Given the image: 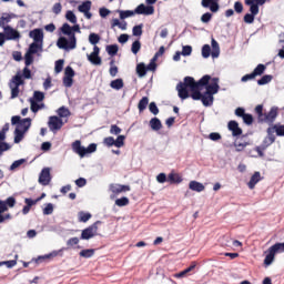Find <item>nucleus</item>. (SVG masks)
<instances>
[{"label":"nucleus","mask_w":284,"mask_h":284,"mask_svg":"<svg viewBox=\"0 0 284 284\" xmlns=\"http://www.w3.org/2000/svg\"><path fill=\"white\" fill-rule=\"evenodd\" d=\"M123 85V79L121 78H118L110 82V88H112V90H122Z\"/></svg>","instance_id":"38"},{"label":"nucleus","mask_w":284,"mask_h":284,"mask_svg":"<svg viewBox=\"0 0 284 284\" xmlns=\"http://www.w3.org/2000/svg\"><path fill=\"white\" fill-rule=\"evenodd\" d=\"M31 99H33L36 103H41V101L45 99V93H43L42 91H34L33 98Z\"/></svg>","instance_id":"46"},{"label":"nucleus","mask_w":284,"mask_h":284,"mask_svg":"<svg viewBox=\"0 0 284 284\" xmlns=\"http://www.w3.org/2000/svg\"><path fill=\"white\" fill-rule=\"evenodd\" d=\"M140 50H141V41L135 40V41L132 43L131 52H133V54H139V51H140Z\"/></svg>","instance_id":"55"},{"label":"nucleus","mask_w":284,"mask_h":284,"mask_svg":"<svg viewBox=\"0 0 284 284\" xmlns=\"http://www.w3.org/2000/svg\"><path fill=\"white\" fill-rule=\"evenodd\" d=\"M271 130H273V134L274 132L276 133V136H284V124H281V123L273 124Z\"/></svg>","instance_id":"37"},{"label":"nucleus","mask_w":284,"mask_h":284,"mask_svg":"<svg viewBox=\"0 0 284 284\" xmlns=\"http://www.w3.org/2000/svg\"><path fill=\"white\" fill-rule=\"evenodd\" d=\"M77 72H64L63 85L64 88H72L74 85V75Z\"/></svg>","instance_id":"21"},{"label":"nucleus","mask_w":284,"mask_h":284,"mask_svg":"<svg viewBox=\"0 0 284 284\" xmlns=\"http://www.w3.org/2000/svg\"><path fill=\"white\" fill-rule=\"evenodd\" d=\"M57 114L59 119H68V116H70V109L65 108V106H60L57 110Z\"/></svg>","instance_id":"36"},{"label":"nucleus","mask_w":284,"mask_h":284,"mask_svg":"<svg viewBox=\"0 0 284 284\" xmlns=\"http://www.w3.org/2000/svg\"><path fill=\"white\" fill-rule=\"evenodd\" d=\"M79 243V237H70L68 241H67V247H63V250H70L73 245H77Z\"/></svg>","instance_id":"53"},{"label":"nucleus","mask_w":284,"mask_h":284,"mask_svg":"<svg viewBox=\"0 0 284 284\" xmlns=\"http://www.w3.org/2000/svg\"><path fill=\"white\" fill-rule=\"evenodd\" d=\"M210 81H212V75L210 74H205L200 80H197V85L195 87V89L190 90V97L191 99H193V101H201V99H203V93L201 92V90H205Z\"/></svg>","instance_id":"5"},{"label":"nucleus","mask_w":284,"mask_h":284,"mask_svg":"<svg viewBox=\"0 0 284 284\" xmlns=\"http://www.w3.org/2000/svg\"><path fill=\"white\" fill-rule=\"evenodd\" d=\"M9 88L11 89V99H17L19 97V87H13L12 83H9Z\"/></svg>","instance_id":"63"},{"label":"nucleus","mask_w":284,"mask_h":284,"mask_svg":"<svg viewBox=\"0 0 284 284\" xmlns=\"http://www.w3.org/2000/svg\"><path fill=\"white\" fill-rule=\"evenodd\" d=\"M55 256H59V251H52L49 254L40 255L37 258H33L32 261H34V263H37V265H39L50 258H54Z\"/></svg>","instance_id":"19"},{"label":"nucleus","mask_w":284,"mask_h":284,"mask_svg":"<svg viewBox=\"0 0 284 284\" xmlns=\"http://www.w3.org/2000/svg\"><path fill=\"white\" fill-rule=\"evenodd\" d=\"M26 132L28 131H23L19 128H16L13 131V134H14L13 143H21V141H23L26 136Z\"/></svg>","instance_id":"28"},{"label":"nucleus","mask_w":284,"mask_h":284,"mask_svg":"<svg viewBox=\"0 0 284 284\" xmlns=\"http://www.w3.org/2000/svg\"><path fill=\"white\" fill-rule=\"evenodd\" d=\"M11 85L21 88V85H23L24 80H23V75H21V72H18L12 79H11Z\"/></svg>","instance_id":"30"},{"label":"nucleus","mask_w":284,"mask_h":284,"mask_svg":"<svg viewBox=\"0 0 284 284\" xmlns=\"http://www.w3.org/2000/svg\"><path fill=\"white\" fill-rule=\"evenodd\" d=\"M29 37L33 39L36 43H43V30L41 29L30 31Z\"/></svg>","instance_id":"20"},{"label":"nucleus","mask_w":284,"mask_h":284,"mask_svg":"<svg viewBox=\"0 0 284 284\" xmlns=\"http://www.w3.org/2000/svg\"><path fill=\"white\" fill-rule=\"evenodd\" d=\"M99 41H101L100 34H97V33L89 34V43H91V45H97V43H99Z\"/></svg>","instance_id":"51"},{"label":"nucleus","mask_w":284,"mask_h":284,"mask_svg":"<svg viewBox=\"0 0 284 284\" xmlns=\"http://www.w3.org/2000/svg\"><path fill=\"white\" fill-rule=\"evenodd\" d=\"M210 44H204L202 47V57L203 59H210V54L213 59H219V54H221V47L219 45V42L215 39L211 40Z\"/></svg>","instance_id":"6"},{"label":"nucleus","mask_w":284,"mask_h":284,"mask_svg":"<svg viewBox=\"0 0 284 284\" xmlns=\"http://www.w3.org/2000/svg\"><path fill=\"white\" fill-rule=\"evenodd\" d=\"M30 103H31V112H33V114H37V112H39V110H42L43 108H45V104H37L34 99L30 98L29 99Z\"/></svg>","instance_id":"41"},{"label":"nucleus","mask_w":284,"mask_h":284,"mask_svg":"<svg viewBox=\"0 0 284 284\" xmlns=\"http://www.w3.org/2000/svg\"><path fill=\"white\" fill-rule=\"evenodd\" d=\"M266 0H245V6H250V12L244 16V23H254L256 14H258V6H265Z\"/></svg>","instance_id":"4"},{"label":"nucleus","mask_w":284,"mask_h":284,"mask_svg":"<svg viewBox=\"0 0 284 284\" xmlns=\"http://www.w3.org/2000/svg\"><path fill=\"white\" fill-rule=\"evenodd\" d=\"M135 14H145L146 17H150V14H154V7L141 3L135 8Z\"/></svg>","instance_id":"15"},{"label":"nucleus","mask_w":284,"mask_h":284,"mask_svg":"<svg viewBox=\"0 0 284 284\" xmlns=\"http://www.w3.org/2000/svg\"><path fill=\"white\" fill-rule=\"evenodd\" d=\"M262 180H263V178H261V172H258V171L254 172V174L251 176V179L247 183L248 190H254V187H256V183H258Z\"/></svg>","instance_id":"23"},{"label":"nucleus","mask_w":284,"mask_h":284,"mask_svg":"<svg viewBox=\"0 0 284 284\" xmlns=\"http://www.w3.org/2000/svg\"><path fill=\"white\" fill-rule=\"evenodd\" d=\"M272 79H274L273 75L265 74L260 80H257V85H267V83L272 82Z\"/></svg>","instance_id":"45"},{"label":"nucleus","mask_w":284,"mask_h":284,"mask_svg":"<svg viewBox=\"0 0 284 284\" xmlns=\"http://www.w3.org/2000/svg\"><path fill=\"white\" fill-rule=\"evenodd\" d=\"M64 63H65V60H63V59L55 61L54 72H63Z\"/></svg>","instance_id":"54"},{"label":"nucleus","mask_w":284,"mask_h":284,"mask_svg":"<svg viewBox=\"0 0 284 284\" xmlns=\"http://www.w3.org/2000/svg\"><path fill=\"white\" fill-rule=\"evenodd\" d=\"M270 248H271L272 252L275 253V254H278V253H281V252H284V242H283V243L277 242V243H275L274 245H272Z\"/></svg>","instance_id":"48"},{"label":"nucleus","mask_w":284,"mask_h":284,"mask_svg":"<svg viewBox=\"0 0 284 284\" xmlns=\"http://www.w3.org/2000/svg\"><path fill=\"white\" fill-rule=\"evenodd\" d=\"M106 52L108 54H110V57H115V54H118L119 52V45L116 44L106 45Z\"/></svg>","instance_id":"50"},{"label":"nucleus","mask_w":284,"mask_h":284,"mask_svg":"<svg viewBox=\"0 0 284 284\" xmlns=\"http://www.w3.org/2000/svg\"><path fill=\"white\" fill-rule=\"evenodd\" d=\"M91 8H92V1L88 0V1L83 2L82 4H80L78 7V10H79V12L85 13V12H90Z\"/></svg>","instance_id":"40"},{"label":"nucleus","mask_w":284,"mask_h":284,"mask_svg":"<svg viewBox=\"0 0 284 284\" xmlns=\"http://www.w3.org/2000/svg\"><path fill=\"white\" fill-rule=\"evenodd\" d=\"M3 30H4V37H6L7 41H14V40L21 38V34L19 33V31L14 30L10 26L4 27Z\"/></svg>","instance_id":"12"},{"label":"nucleus","mask_w":284,"mask_h":284,"mask_svg":"<svg viewBox=\"0 0 284 284\" xmlns=\"http://www.w3.org/2000/svg\"><path fill=\"white\" fill-rule=\"evenodd\" d=\"M276 116H278V106H272L271 110L266 113V123L272 125L274 121H276Z\"/></svg>","instance_id":"17"},{"label":"nucleus","mask_w":284,"mask_h":284,"mask_svg":"<svg viewBox=\"0 0 284 284\" xmlns=\"http://www.w3.org/2000/svg\"><path fill=\"white\" fill-rule=\"evenodd\" d=\"M125 145V135H118L115 140V148H123Z\"/></svg>","instance_id":"59"},{"label":"nucleus","mask_w":284,"mask_h":284,"mask_svg":"<svg viewBox=\"0 0 284 284\" xmlns=\"http://www.w3.org/2000/svg\"><path fill=\"white\" fill-rule=\"evenodd\" d=\"M168 182L171 183V185L183 183V178L178 173L171 172L168 175Z\"/></svg>","instance_id":"26"},{"label":"nucleus","mask_w":284,"mask_h":284,"mask_svg":"<svg viewBox=\"0 0 284 284\" xmlns=\"http://www.w3.org/2000/svg\"><path fill=\"white\" fill-rule=\"evenodd\" d=\"M267 136L264 138L261 148L262 150H266L270 148V145H272V143H274L276 141V136L274 135V129H272V126H270L267 130Z\"/></svg>","instance_id":"10"},{"label":"nucleus","mask_w":284,"mask_h":284,"mask_svg":"<svg viewBox=\"0 0 284 284\" xmlns=\"http://www.w3.org/2000/svg\"><path fill=\"white\" fill-rule=\"evenodd\" d=\"M176 90H178V97H180L182 101H185V99H190V89L179 83L176 85Z\"/></svg>","instance_id":"22"},{"label":"nucleus","mask_w":284,"mask_h":284,"mask_svg":"<svg viewBox=\"0 0 284 284\" xmlns=\"http://www.w3.org/2000/svg\"><path fill=\"white\" fill-rule=\"evenodd\" d=\"M95 252H97V250H94V248H84V250L80 251L79 256H81V258H92V256H94Z\"/></svg>","instance_id":"31"},{"label":"nucleus","mask_w":284,"mask_h":284,"mask_svg":"<svg viewBox=\"0 0 284 284\" xmlns=\"http://www.w3.org/2000/svg\"><path fill=\"white\" fill-rule=\"evenodd\" d=\"M33 62H34V57H32V53L27 52L24 55L26 68L22 70V72H30V69H28V65H32Z\"/></svg>","instance_id":"32"},{"label":"nucleus","mask_w":284,"mask_h":284,"mask_svg":"<svg viewBox=\"0 0 284 284\" xmlns=\"http://www.w3.org/2000/svg\"><path fill=\"white\" fill-rule=\"evenodd\" d=\"M48 125H49V130L55 134V132H59V130H61V128H63V125H64L63 119H61L57 115H51L49 118Z\"/></svg>","instance_id":"9"},{"label":"nucleus","mask_w":284,"mask_h":284,"mask_svg":"<svg viewBox=\"0 0 284 284\" xmlns=\"http://www.w3.org/2000/svg\"><path fill=\"white\" fill-rule=\"evenodd\" d=\"M101 221H97L91 224L89 227L82 230L80 240L81 241H90V239H94L97 232H99V225H101Z\"/></svg>","instance_id":"8"},{"label":"nucleus","mask_w":284,"mask_h":284,"mask_svg":"<svg viewBox=\"0 0 284 284\" xmlns=\"http://www.w3.org/2000/svg\"><path fill=\"white\" fill-rule=\"evenodd\" d=\"M194 267H196V264H192L191 266L186 267L185 270L175 275L176 278H183L185 275L190 274V272H192Z\"/></svg>","instance_id":"49"},{"label":"nucleus","mask_w":284,"mask_h":284,"mask_svg":"<svg viewBox=\"0 0 284 284\" xmlns=\"http://www.w3.org/2000/svg\"><path fill=\"white\" fill-rule=\"evenodd\" d=\"M149 125L153 132H159V130L163 128V123H161V120L156 116L150 120Z\"/></svg>","instance_id":"25"},{"label":"nucleus","mask_w":284,"mask_h":284,"mask_svg":"<svg viewBox=\"0 0 284 284\" xmlns=\"http://www.w3.org/2000/svg\"><path fill=\"white\" fill-rule=\"evenodd\" d=\"M134 14H136V12L131 10L120 11V19H128L130 17H134Z\"/></svg>","instance_id":"60"},{"label":"nucleus","mask_w":284,"mask_h":284,"mask_svg":"<svg viewBox=\"0 0 284 284\" xmlns=\"http://www.w3.org/2000/svg\"><path fill=\"white\" fill-rule=\"evenodd\" d=\"M135 14H145L146 17H150V14H154V7L141 3L135 8Z\"/></svg>","instance_id":"14"},{"label":"nucleus","mask_w":284,"mask_h":284,"mask_svg":"<svg viewBox=\"0 0 284 284\" xmlns=\"http://www.w3.org/2000/svg\"><path fill=\"white\" fill-rule=\"evenodd\" d=\"M61 32L69 37V40L65 37H60L57 41L58 48L60 50H74L77 48V34L74 32L81 33V27L79 24L71 27L65 22L61 27Z\"/></svg>","instance_id":"1"},{"label":"nucleus","mask_w":284,"mask_h":284,"mask_svg":"<svg viewBox=\"0 0 284 284\" xmlns=\"http://www.w3.org/2000/svg\"><path fill=\"white\" fill-rule=\"evenodd\" d=\"M189 187L192 190V192H203V190H205V185L197 181H191L189 183Z\"/></svg>","instance_id":"29"},{"label":"nucleus","mask_w":284,"mask_h":284,"mask_svg":"<svg viewBox=\"0 0 284 284\" xmlns=\"http://www.w3.org/2000/svg\"><path fill=\"white\" fill-rule=\"evenodd\" d=\"M276 256V253H273L271 248H268V254L264 258V265L265 267H270L272 263H274V258Z\"/></svg>","instance_id":"33"},{"label":"nucleus","mask_w":284,"mask_h":284,"mask_svg":"<svg viewBox=\"0 0 284 284\" xmlns=\"http://www.w3.org/2000/svg\"><path fill=\"white\" fill-rule=\"evenodd\" d=\"M221 79L219 77H212L207 85L205 87V92L202 94L201 102L204 108H212L214 105V94H219L221 85H219Z\"/></svg>","instance_id":"2"},{"label":"nucleus","mask_w":284,"mask_h":284,"mask_svg":"<svg viewBox=\"0 0 284 284\" xmlns=\"http://www.w3.org/2000/svg\"><path fill=\"white\" fill-rule=\"evenodd\" d=\"M150 103V99L148 97H143L138 103L139 112H144L148 109V104Z\"/></svg>","instance_id":"34"},{"label":"nucleus","mask_w":284,"mask_h":284,"mask_svg":"<svg viewBox=\"0 0 284 284\" xmlns=\"http://www.w3.org/2000/svg\"><path fill=\"white\" fill-rule=\"evenodd\" d=\"M88 60L93 63V65H101V57L97 53H91L88 55Z\"/></svg>","instance_id":"44"},{"label":"nucleus","mask_w":284,"mask_h":284,"mask_svg":"<svg viewBox=\"0 0 284 284\" xmlns=\"http://www.w3.org/2000/svg\"><path fill=\"white\" fill-rule=\"evenodd\" d=\"M12 19H14L13 13H3L2 17L0 18V28H2V30L8 28V23H10Z\"/></svg>","instance_id":"24"},{"label":"nucleus","mask_w":284,"mask_h":284,"mask_svg":"<svg viewBox=\"0 0 284 284\" xmlns=\"http://www.w3.org/2000/svg\"><path fill=\"white\" fill-rule=\"evenodd\" d=\"M23 163H28V159L16 160L9 168L10 172H14L18 168H21Z\"/></svg>","instance_id":"42"},{"label":"nucleus","mask_w":284,"mask_h":284,"mask_svg":"<svg viewBox=\"0 0 284 284\" xmlns=\"http://www.w3.org/2000/svg\"><path fill=\"white\" fill-rule=\"evenodd\" d=\"M65 19L70 21V23H77V14H74L73 11H67Z\"/></svg>","instance_id":"56"},{"label":"nucleus","mask_w":284,"mask_h":284,"mask_svg":"<svg viewBox=\"0 0 284 284\" xmlns=\"http://www.w3.org/2000/svg\"><path fill=\"white\" fill-rule=\"evenodd\" d=\"M4 203L7 207H14V205H17V199H14V196H9L7 200H4Z\"/></svg>","instance_id":"62"},{"label":"nucleus","mask_w":284,"mask_h":284,"mask_svg":"<svg viewBox=\"0 0 284 284\" xmlns=\"http://www.w3.org/2000/svg\"><path fill=\"white\" fill-rule=\"evenodd\" d=\"M32 126V119L31 118H24L22 121H20V124L17 126L19 130H23L24 132H28L30 128Z\"/></svg>","instance_id":"27"},{"label":"nucleus","mask_w":284,"mask_h":284,"mask_svg":"<svg viewBox=\"0 0 284 284\" xmlns=\"http://www.w3.org/2000/svg\"><path fill=\"white\" fill-rule=\"evenodd\" d=\"M133 37H141V34H143V24H138L135 27H133Z\"/></svg>","instance_id":"58"},{"label":"nucleus","mask_w":284,"mask_h":284,"mask_svg":"<svg viewBox=\"0 0 284 284\" xmlns=\"http://www.w3.org/2000/svg\"><path fill=\"white\" fill-rule=\"evenodd\" d=\"M50 181H52V175H50V168L42 169L38 182L40 185H50Z\"/></svg>","instance_id":"11"},{"label":"nucleus","mask_w":284,"mask_h":284,"mask_svg":"<svg viewBox=\"0 0 284 284\" xmlns=\"http://www.w3.org/2000/svg\"><path fill=\"white\" fill-rule=\"evenodd\" d=\"M149 111L151 112V114H154V116L159 114V106L156 105V102H151L149 104Z\"/></svg>","instance_id":"61"},{"label":"nucleus","mask_w":284,"mask_h":284,"mask_svg":"<svg viewBox=\"0 0 284 284\" xmlns=\"http://www.w3.org/2000/svg\"><path fill=\"white\" fill-rule=\"evenodd\" d=\"M43 45L39 44L38 42H33L30 44L29 47V54H37V52H39V50H42Z\"/></svg>","instance_id":"43"},{"label":"nucleus","mask_w":284,"mask_h":284,"mask_svg":"<svg viewBox=\"0 0 284 284\" xmlns=\"http://www.w3.org/2000/svg\"><path fill=\"white\" fill-rule=\"evenodd\" d=\"M115 205H118V207H125V205H130V199L122 196L115 200Z\"/></svg>","instance_id":"47"},{"label":"nucleus","mask_w":284,"mask_h":284,"mask_svg":"<svg viewBox=\"0 0 284 284\" xmlns=\"http://www.w3.org/2000/svg\"><path fill=\"white\" fill-rule=\"evenodd\" d=\"M242 119L245 125H252L254 123V116L251 113H246Z\"/></svg>","instance_id":"57"},{"label":"nucleus","mask_w":284,"mask_h":284,"mask_svg":"<svg viewBox=\"0 0 284 284\" xmlns=\"http://www.w3.org/2000/svg\"><path fill=\"white\" fill-rule=\"evenodd\" d=\"M202 8H209L211 12H216L220 10L219 0H202L201 1Z\"/></svg>","instance_id":"16"},{"label":"nucleus","mask_w":284,"mask_h":284,"mask_svg":"<svg viewBox=\"0 0 284 284\" xmlns=\"http://www.w3.org/2000/svg\"><path fill=\"white\" fill-rule=\"evenodd\" d=\"M54 212V204L52 203H47L45 207L43 209L42 213L44 216H50Z\"/></svg>","instance_id":"52"},{"label":"nucleus","mask_w":284,"mask_h":284,"mask_svg":"<svg viewBox=\"0 0 284 284\" xmlns=\"http://www.w3.org/2000/svg\"><path fill=\"white\" fill-rule=\"evenodd\" d=\"M165 54V47H160L159 51L154 54V57L151 59L149 64H145L143 62L139 63L136 65L135 72H156V61H159V57H163Z\"/></svg>","instance_id":"3"},{"label":"nucleus","mask_w":284,"mask_h":284,"mask_svg":"<svg viewBox=\"0 0 284 284\" xmlns=\"http://www.w3.org/2000/svg\"><path fill=\"white\" fill-rule=\"evenodd\" d=\"M78 217H79L80 223H88L92 219V214L88 213V212L85 213L83 211H80L78 213Z\"/></svg>","instance_id":"39"},{"label":"nucleus","mask_w":284,"mask_h":284,"mask_svg":"<svg viewBox=\"0 0 284 284\" xmlns=\"http://www.w3.org/2000/svg\"><path fill=\"white\" fill-rule=\"evenodd\" d=\"M72 150L75 154L80 155V159H83L87 154H93V152H97V143H91L85 148L81 145L80 140H77L72 143Z\"/></svg>","instance_id":"7"},{"label":"nucleus","mask_w":284,"mask_h":284,"mask_svg":"<svg viewBox=\"0 0 284 284\" xmlns=\"http://www.w3.org/2000/svg\"><path fill=\"white\" fill-rule=\"evenodd\" d=\"M227 129L232 132V136H241L243 134V129L239 126V122L236 120L229 121Z\"/></svg>","instance_id":"13"},{"label":"nucleus","mask_w":284,"mask_h":284,"mask_svg":"<svg viewBox=\"0 0 284 284\" xmlns=\"http://www.w3.org/2000/svg\"><path fill=\"white\" fill-rule=\"evenodd\" d=\"M207 139H210V141H221L222 136L219 132H212L209 134Z\"/></svg>","instance_id":"64"},{"label":"nucleus","mask_w":284,"mask_h":284,"mask_svg":"<svg viewBox=\"0 0 284 284\" xmlns=\"http://www.w3.org/2000/svg\"><path fill=\"white\" fill-rule=\"evenodd\" d=\"M262 74H263V72L247 73L244 77H242L241 81H242V83H247V81H252V80L256 79V77H261Z\"/></svg>","instance_id":"35"},{"label":"nucleus","mask_w":284,"mask_h":284,"mask_svg":"<svg viewBox=\"0 0 284 284\" xmlns=\"http://www.w3.org/2000/svg\"><path fill=\"white\" fill-rule=\"evenodd\" d=\"M180 84L191 91L196 89L199 81H195L192 77H185L184 82H180Z\"/></svg>","instance_id":"18"}]
</instances>
